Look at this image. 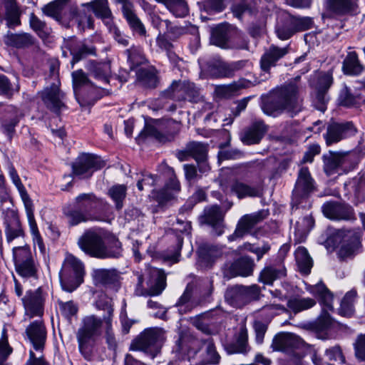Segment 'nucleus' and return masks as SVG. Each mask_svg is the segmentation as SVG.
Returning <instances> with one entry per match:
<instances>
[{
  "mask_svg": "<svg viewBox=\"0 0 365 365\" xmlns=\"http://www.w3.org/2000/svg\"><path fill=\"white\" fill-rule=\"evenodd\" d=\"M307 289L313 295L318 297L323 306V312L316 321L315 327L318 331H324L328 329L332 323L331 319L327 312L333 310V295L322 282L317 283L314 286H309Z\"/></svg>",
  "mask_w": 365,
  "mask_h": 365,
  "instance_id": "obj_5",
  "label": "nucleus"
},
{
  "mask_svg": "<svg viewBox=\"0 0 365 365\" xmlns=\"http://www.w3.org/2000/svg\"><path fill=\"white\" fill-rule=\"evenodd\" d=\"M78 244L84 252L91 257L105 259L112 255L106 252L103 238L97 232H86L79 238Z\"/></svg>",
  "mask_w": 365,
  "mask_h": 365,
  "instance_id": "obj_8",
  "label": "nucleus"
},
{
  "mask_svg": "<svg viewBox=\"0 0 365 365\" xmlns=\"http://www.w3.org/2000/svg\"><path fill=\"white\" fill-rule=\"evenodd\" d=\"M356 297L354 291H350L346 294L341 300L339 313L343 317H351L354 313L353 302Z\"/></svg>",
  "mask_w": 365,
  "mask_h": 365,
  "instance_id": "obj_49",
  "label": "nucleus"
},
{
  "mask_svg": "<svg viewBox=\"0 0 365 365\" xmlns=\"http://www.w3.org/2000/svg\"><path fill=\"white\" fill-rule=\"evenodd\" d=\"M9 175L13 183L18 189L21 197L24 202L34 247H37L41 253H44L46 251V247L39 234L38 227L34 219L32 201L30 199L24 186L21 183V179L19 178L16 170L13 166H11L9 168Z\"/></svg>",
  "mask_w": 365,
  "mask_h": 365,
  "instance_id": "obj_4",
  "label": "nucleus"
},
{
  "mask_svg": "<svg viewBox=\"0 0 365 365\" xmlns=\"http://www.w3.org/2000/svg\"><path fill=\"white\" fill-rule=\"evenodd\" d=\"M315 190L314 180L307 168H302L292 194L293 206L299 205Z\"/></svg>",
  "mask_w": 365,
  "mask_h": 365,
  "instance_id": "obj_9",
  "label": "nucleus"
},
{
  "mask_svg": "<svg viewBox=\"0 0 365 365\" xmlns=\"http://www.w3.org/2000/svg\"><path fill=\"white\" fill-rule=\"evenodd\" d=\"M180 189L179 182L175 178H171L169 182L165 185L163 190L158 192L156 195L157 200L163 202L172 199L175 194L179 192Z\"/></svg>",
  "mask_w": 365,
  "mask_h": 365,
  "instance_id": "obj_43",
  "label": "nucleus"
},
{
  "mask_svg": "<svg viewBox=\"0 0 365 365\" xmlns=\"http://www.w3.org/2000/svg\"><path fill=\"white\" fill-rule=\"evenodd\" d=\"M165 339V331L160 328L145 329L133 343V349L149 353L154 358L160 351Z\"/></svg>",
  "mask_w": 365,
  "mask_h": 365,
  "instance_id": "obj_6",
  "label": "nucleus"
},
{
  "mask_svg": "<svg viewBox=\"0 0 365 365\" xmlns=\"http://www.w3.org/2000/svg\"><path fill=\"white\" fill-rule=\"evenodd\" d=\"M226 121L225 123L220 124V125H229L231 124L233 121L232 118H223V113L221 110H219L215 113H211L208 115L205 118V121L207 126H210L212 129H215L217 126L215 125V123L217 121Z\"/></svg>",
  "mask_w": 365,
  "mask_h": 365,
  "instance_id": "obj_60",
  "label": "nucleus"
},
{
  "mask_svg": "<svg viewBox=\"0 0 365 365\" xmlns=\"http://www.w3.org/2000/svg\"><path fill=\"white\" fill-rule=\"evenodd\" d=\"M244 299L245 304L248 302L259 299L260 294L259 287L253 284L251 286H243Z\"/></svg>",
  "mask_w": 365,
  "mask_h": 365,
  "instance_id": "obj_63",
  "label": "nucleus"
},
{
  "mask_svg": "<svg viewBox=\"0 0 365 365\" xmlns=\"http://www.w3.org/2000/svg\"><path fill=\"white\" fill-rule=\"evenodd\" d=\"M128 60L131 64V68L141 65L145 62L142 50L138 47H133L128 50Z\"/></svg>",
  "mask_w": 365,
  "mask_h": 365,
  "instance_id": "obj_55",
  "label": "nucleus"
},
{
  "mask_svg": "<svg viewBox=\"0 0 365 365\" xmlns=\"http://www.w3.org/2000/svg\"><path fill=\"white\" fill-rule=\"evenodd\" d=\"M212 75L218 77H230V63L222 61L217 63L211 70Z\"/></svg>",
  "mask_w": 365,
  "mask_h": 365,
  "instance_id": "obj_62",
  "label": "nucleus"
},
{
  "mask_svg": "<svg viewBox=\"0 0 365 365\" xmlns=\"http://www.w3.org/2000/svg\"><path fill=\"white\" fill-rule=\"evenodd\" d=\"M354 0H327V9L333 16H342L355 10Z\"/></svg>",
  "mask_w": 365,
  "mask_h": 365,
  "instance_id": "obj_31",
  "label": "nucleus"
},
{
  "mask_svg": "<svg viewBox=\"0 0 365 365\" xmlns=\"http://www.w3.org/2000/svg\"><path fill=\"white\" fill-rule=\"evenodd\" d=\"M302 100L299 95L298 88L290 83L273 91L264 100L262 110L264 113L275 115L284 111L294 116L302 110Z\"/></svg>",
  "mask_w": 365,
  "mask_h": 365,
  "instance_id": "obj_1",
  "label": "nucleus"
},
{
  "mask_svg": "<svg viewBox=\"0 0 365 365\" xmlns=\"http://www.w3.org/2000/svg\"><path fill=\"white\" fill-rule=\"evenodd\" d=\"M335 237H342V243L338 251L339 257L341 259L354 255L359 249V239L355 233L351 231L346 232L341 230L339 231Z\"/></svg>",
  "mask_w": 365,
  "mask_h": 365,
  "instance_id": "obj_17",
  "label": "nucleus"
},
{
  "mask_svg": "<svg viewBox=\"0 0 365 365\" xmlns=\"http://www.w3.org/2000/svg\"><path fill=\"white\" fill-rule=\"evenodd\" d=\"M113 308L108 307V315L104 317L105 339L110 349H115L117 346V341L113 331Z\"/></svg>",
  "mask_w": 365,
  "mask_h": 365,
  "instance_id": "obj_40",
  "label": "nucleus"
},
{
  "mask_svg": "<svg viewBox=\"0 0 365 365\" xmlns=\"http://www.w3.org/2000/svg\"><path fill=\"white\" fill-rule=\"evenodd\" d=\"M150 279L148 282V289L143 290L140 287L143 277H139L138 287L135 290L137 295H159L165 287V275L161 269L153 268L149 270Z\"/></svg>",
  "mask_w": 365,
  "mask_h": 365,
  "instance_id": "obj_11",
  "label": "nucleus"
},
{
  "mask_svg": "<svg viewBox=\"0 0 365 365\" xmlns=\"http://www.w3.org/2000/svg\"><path fill=\"white\" fill-rule=\"evenodd\" d=\"M206 358L203 364H217L220 361V355L217 353L215 347L211 341L205 343Z\"/></svg>",
  "mask_w": 365,
  "mask_h": 365,
  "instance_id": "obj_57",
  "label": "nucleus"
},
{
  "mask_svg": "<svg viewBox=\"0 0 365 365\" xmlns=\"http://www.w3.org/2000/svg\"><path fill=\"white\" fill-rule=\"evenodd\" d=\"M64 213L68 222L72 226L94 219L90 212L81 210H69L65 211Z\"/></svg>",
  "mask_w": 365,
  "mask_h": 365,
  "instance_id": "obj_44",
  "label": "nucleus"
},
{
  "mask_svg": "<svg viewBox=\"0 0 365 365\" xmlns=\"http://www.w3.org/2000/svg\"><path fill=\"white\" fill-rule=\"evenodd\" d=\"M247 351V337L245 333L241 332L236 343L231 349H227L229 354L241 353Z\"/></svg>",
  "mask_w": 365,
  "mask_h": 365,
  "instance_id": "obj_61",
  "label": "nucleus"
},
{
  "mask_svg": "<svg viewBox=\"0 0 365 365\" xmlns=\"http://www.w3.org/2000/svg\"><path fill=\"white\" fill-rule=\"evenodd\" d=\"M302 344V339L297 336L291 333H282L275 336L272 347L276 351H289L299 347Z\"/></svg>",
  "mask_w": 365,
  "mask_h": 365,
  "instance_id": "obj_24",
  "label": "nucleus"
},
{
  "mask_svg": "<svg viewBox=\"0 0 365 365\" xmlns=\"http://www.w3.org/2000/svg\"><path fill=\"white\" fill-rule=\"evenodd\" d=\"M123 14L133 32L142 36L145 35V28L135 14L133 7L127 9L123 11Z\"/></svg>",
  "mask_w": 365,
  "mask_h": 365,
  "instance_id": "obj_39",
  "label": "nucleus"
},
{
  "mask_svg": "<svg viewBox=\"0 0 365 365\" xmlns=\"http://www.w3.org/2000/svg\"><path fill=\"white\" fill-rule=\"evenodd\" d=\"M223 218L224 213L217 205L206 207L201 217L202 222L212 226L217 235H221L223 233Z\"/></svg>",
  "mask_w": 365,
  "mask_h": 365,
  "instance_id": "obj_21",
  "label": "nucleus"
},
{
  "mask_svg": "<svg viewBox=\"0 0 365 365\" xmlns=\"http://www.w3.org/2000/svg\"><path fill=\"white\" fill-rule=\"evenodd\" d=\"M82 7L87 8V11H92L95 15L101 19L107 26L112 24V14L108 7L107 0H95L82 4Z\"/></svg>",
  "mask_w": 365,
  "mask_h": 365,
  "instance_id": "obj_26",
  "label": "nucleus"
},
{
  "mask_svg": "<svg viewBox=\"0 0 365 365\" xmlns=\"http://www.w3.org/2000/svg\"><path fill=\"white\" fill-rule=\"evenodd\" d=\"M105 165V161L100 157L91 154H82L73 164V172L81 178H88L94 171Z\"/></svg>",
  "mask_w": 365,
  "mask_h": 365,
  "instance_id": "obj_10",
  "label": "nucleus"
},
{
  "mask_svg": "<svg viewBox=\"0 0 365 365\" xmlns=\"http://www.w3.org/2000/svg\"><path fill=\"white\" fill-rule=\"evenodd\" d=\"M316 304L314 299L300 298L297 297H291L287 301V307L294 313H298L313 307Z\"/></svg>",
  "mask_w": 365,
  "mask_h": 365,
  "instance_id": "obj_41",
  "label": "nucleus"
},
{
  "mask_svg": "<svg viewBox=\"0 0 365 365\" xmlns=\"http://www.w3.org/2000/svg\"><path fill=\"white\" fill-rule=\"evenodd\" d=\"M356 131L354 125L351 122L331 123L327 126V133L324 135L326 143L328 145L338 143L343 138L354 135Z\"/></svg>",
  "mask_w": 365,
  "mask_h": 365,
  "instance_id": "obj_15",
  "label": "nucleus"
},
{
  "mask_svg": "<svg viewBox=\"0 0 365 365\" xmlns=\"http://www.w3.org/2000/svg\"><path fill=\"white\" fill-rule=\"evenodd\" d=\"M286 275L285 267L280 264L279 266H267L260 272L259 280L265 284L271 285L278 279Z\"/></svg>",
  "mask_w": 365,
  "mask_h": 365,
  "instance_id": "obj_32",
  "label": "nucleus"
},
{
  "mask_svg": "<svg viewBox=\"0 0 365 365\" xmlns=\"http://www.w3.org/2000/svg\"><path fill=\"white\" fill-rule=\"evenodd\" d=\"M105 251L113 255L109 256L110 257H118L121 254V243L115 236H110L105 240Z\"/></svg>",
  "mask_w": 365,
  "mask_h": 365,
  "instance_id": "obj_52",
  "label": "nucleus"
},
{
  "mask_svg": "<svg viewBox=\"0 0 365 365\" xmlns=\"http://www.w3.org/2000/svg\"><path fill=\"white\" fill-rule=\"evenodd\" d=\"M103 327L104 317L101 319L95 315H89L83 319L76 338L79 351L86 360H91L93 343L101 336Z\"/></svg>",
  "mask_w": 365,
  "mask_h": 365,
  "instance_id": "obj_2",
  "label": "nucleus"
},
{
  "mask_svg": "<svg viewBox=\"0 0 365 365\" xmlns=\"http://www.w3.org/2000/svg\"><path fill=\"white\" fill-rule=\"evenodd\" d=\"M312 24V20L309 17H295L287 15V26L289 29L285 32L279 30V34L280 39L286 40L290 38L295 32L309 29Z\"/></svg>",
  "mask_w": 365,
  "mask_h": 365,
  "instance_id": "obj_22",
  "label": "nucleus"
},
{
  "mask_svg": "<svg viewBox=\"0 0 365 365\" xmlns=\"http://www.w3.org/2000/svg\"><path fill=\"white\" fill-rule=\"evenodd\" d=\"M288 53V47L279 48L272 46L269 50L262 56L260 61L261 68L264 72H269L275 63Z\"/></svg>",
  "mask_w": 365,
  "mask_h": 365,
  "instance_id": "obj_28",
  "label": "nucleus"
},
{
  "mask_svg": "<svg viewBox=\"0 0 365 365\" xmlns=\"http://www.w3.org/2000/svg\"><path fill=\"white\" fill-rule=\"evenodd\" d=\"M12 253L16 272L24 278H36L37 267L29 247H15L12 249Z\"/></svg>",
  "mask_w": 365,
  "mask_h": 365,
  "instance_id": "obj_7",
  "label": "nucleus"
},
{
  "mask_svg": "<svg viewBox=\"0 0 365 365\" xmlns=\"http://www.w3.org/2000/svg\"><path fill=\"white\" fill-rule=\"evenodd\" d=\"M26 335L36 351H42L46 339V329L41 320H36L28 326Z\"/></svg>",
  "mask_w": 365,
  "mask_h": 365,
  "instance_id": "obj_19",
  "label": "nucleus"
},
{
  "mask_svg": "<svg viewBox=\"0 0 365 365\" xmlns=\"http://www.w3.org/2000/svg\"><path fill=\"white\" fill-rule=\"evenodd\" d=\"M344 156L340 154L331 155L324 160V171L327 175H331L338 167L344 164Z\"/></svg>",
  "mask_w": 365,
  "mask_h": 365,
  "instance_id": "obj_51",
  "label": "nucleus"
},
{
  "mask_svg": "<svg viewBox=\"0 0 365 365\" xmlns=\"http://www.w3.org/2000/svg\"><path fill=\"white\" fill-rule=\"evenodd\" d=\"M162 4L176 17H183L188 13V6L184 0H155Z\"/></svg>",
  "mask_w": 365,
  "mask_h": 365,
  "instance_id": "obj_38",
  "label": "nucleus"
},
{
  "mask_svg": "<svg viewBox=\"0 0 365 365\" xmlns=\"http://www.w3.org/2000/svg\"><path fill=\"white\" fill-rule=\"evenodd\" d=\"M126 193L127 187L124 185H115L108 190V194L115 202L117 210H120L123 207Z\"/></svg>",
  "mask_w": 365,
  "mask_h": 365,
  "instance_id": "obj_45",
  "label": "nucleus"
},
{
  "mask_svg": "<svg viewBox=\"0 0 365 365\" xmlns=\"http://www.w3.org/2000/svg\"><path fill=\"white\" fill-rule=\"evenodd\" d=\"M244 297L242 285L228 288L225 294L226 302L235 307H241L245 304Z\"/></svg>",
  "mask_w": 365,
  "mask_h": 365,
  "instance_id": "obj_37",
  "label": "nucleus"
},
{
  "mask_svg": "<svg viewBox=\"0 0 365 365\" xmlns=\"http://www.w3.org/2000/svg\"><path fill=\"white\" fill-rule=\"evenodd\" d=\"M231 191L239 198L255 197L259 195V190L257 189L238 181L234 182L232 184Z\"/></svg>",
  "mask_w": 365,
  "mask_h": 365,
  "instance_id": "obj_46",
  "label": "nucleus"
},
{
  "mask_svg": "<svg viewBox=\"0 0 365 365\" xmlns=\"http://www.w3.org/2000/svg\"><path fill=\"white\" fill-rule=\"evenodd\" d=\"M254 262L252 259L247 257H243L235 261L230 266L231 276L247 277L252 273Z\"/></svg>",
  "mask_w": 365,
  "mask_h": 365,
  "instance_id": "obj_33",
  "label": "nucleus"
},
{
  "mask_svg": "<svg viewBox=\"0 0 365 365\" xmlns=\"http://www.w3.org/2000/svg\"><path fill=\"white\" fill-rule=\"evenodd\" d=\"M76 12H72L73 20L77 23L78 28L81 31H84L86 29L93 28V21L90 14L86 13L87 8L83 7Z\"/></svg>",
  "mask_w": 365,
  "mask_h": 365,
  "instance_id": "obj_48",
  "label": "nucleus"
},
{
  "mask_svg": "<svg viewBox=\"0 0 365 365\" xmlns=\"http://www.w3.org/2000/svg\"><path fill=\"white\" fill-rule=\"evenodd\" d=\"M6 235L8 242H11L14 239L22 237L24 236V231L19 220H14L7 225L6 228Z\"/></svg>",
  "mask_w": 365,
  "mask_h": 365,
  "instance_id": "obj_53",
  "label": "nucleus"
},
{
  "mask_svg": "<svg viewBox=\"0 0 365 365\" xmlns=\"http://www.w3.org/2000/svg\"><path fill=\"white\" fill-rule=\"evenodd\" d=\"M95 51L94 47H88L73 38L65 41L62 46V52L64 57H68L69 55L73 56L72 65H74L88 54H95Z\"/></svg>",
  "mask_w": 365,
  "mask_h": 365,
  "instance_id": "obj_13",
  "label": "nucleus"
},
{
  "mask_svg": "<svg viewBox=\"0 0 365 365\" xmlns=\"http://www.w3.org/2000/svg\"><path fill=\"white\" fill-rule=\"evenodd\" d=\"M30 26L41 38L46 36V24L33 14L30 16Z\"/></svg>",
  "mask_w": 365,
  "mask_h": 365,
  "instance_id": "obj_64",
  "label": "nucleus"
},
{
  "mask_svg": "<svg viewBox=\"0 0 365 365\" xmlns=\"http://www.w3.org/2000/svg\"><path fill=\"white\" fill-rule=\"evenodd\" d=\"M227 41V31L224 26H218L212 31L211 42L222 47L225 45Z\"/></svg>",
  "mask_w": 365,
  "mask_h": 365,
  "instance_id": "obj_54",
  "label": "nucleus"
},
{
  "mask_svg": "<svg viewBox=\"0 0 365 365\" xmlns=\"http://www.w3.org/2000/svg\"><path fill=\"white\" fill-rule=\"evenodd\" d=\"M197 93L195 86L190 83L173 82L165 91V95L175 100H184L186 98H194Z\"/></svg>",
  "mask_w": 365,
  "mask_h": 365,
  "instance_id": "obj_20",
  "label": "nucleus"
},
{
  "mask_svg": "<svg viewBox=\"0 0 365 365\" xmlns=\"http://www.w3.org/2000/svg\"><path fill=\"white\" fill-rule=\"evenodd\" d=\"M344 73L348 75L360 74L364 67L360 63L356 52H349L343 62L342 66Z\"/></svg>",
  "mask_w": 365,
  "mask_h": 365,
  "instance_id": "obj_36",
  "label": "nucleus"
},
{
  "mask_svg": "<svg viewBox=\"0 0 365 365\" xmlns=\"http://www.w3.org/2000/svg\"><path fill=\"white\" fill-rule=\"evenodd\" d=\"M3 6L8 27L13 28L20 24V13L15 0H4Z\"/></svg>",
  "mask_w": 365,
  "mask_h": 365,
  "instance_id": "obj_34",
  "label": "nucleus"
},
{
  "mask_svg": "<svg viewBox=\"0 0 365 365\" xmlns=\"http://www.w3.org/2000/svg\"><path fill=\"white\" fill-rule=\"evenodd\" d=\"M295 259L299 270L308 274L312 267V260L306 248L299 247L295 251Z\"/></svg>",
  "mask_w": 365,
  "mask_h": 365,
  "instance_id": "obj_42",
  "label": "nucleus"
},
{
  "mask_svg": "<svg viewBox=\"0 0 365 365\" xmlns=\"http://www.w3.org/2000/svg\"><path fill=\"white\" fill-rule=\"evenodd\" d=\"M4 43L9 46L24 48L34 44V38L28 33L13 34L8 32L4 37Z\"/></svg>",
  "mask_w": 365,
  "mask_h": 365,
  "instance_id": "obj_30",
  "label": "nucleus"
},
{
  "mask_svg": "<svg viewBox=\"0 0 365 365\" xmlns=\"http://www.w3.org/2000/svg\"><path fill=\"white\" fill-rule=\"evenodd\" d=\"M175 124L173 120H155L153 123L145 125V129L141 133L142 135L151 136L160 142H164L168 138L165 134L170 135V128Z\"/></svg>",
  "mask_w": 365,
  "mask_h": 365,
  "instance_id": "obj_18",
  "label": "nucleus"
},
{
  "mask_svg": "<svg viewBox=\"0 0 365 365\" xmlns=\"http://www.w3.org/2000/svg\"><path fill=\"white\" fill-rule=\"evenodd\" d=\"M22 302L25 308L26 314L30 317L41 316L43 313L44 297L42 295L41 288L34 291L26 292Z\"/></svg>",
  "mask_w": 365,
  "mask_h": 365,
  "instance_id": "obj_16",
  "label": "nucleus"
},
{
  "mask_svg": "<svg viewBox=\"0 0 365 365\" xmlns=\"http://www.w3.org/2000/svg\"><path fill=\"white\" fill-rule=\"evenodd\" d=\"M250 85V81L241 79L230 84L217 86L215 88V92L222 98H228L234 95L239 90L247 88Z\"/></svg>",
  "mask_w": 365,
  "mask_h": 365,
  "instance_id": "obj_35",
  "label": "nucleus"
},
{
  "mask_svg": "<svg viewBox=\"0 0 365 365\" xmlns=\"http://www.w3.org/2000/svg\"><path fill=\"white\" fill-rule=\"evenodd\" d=\"M267 213L264 211H259L250 215L242 216L237 225L234 233L228 237L229 241H234L242 237L247 234L258 222L266 217Z\"/></svg>",
  "mask_w": 365,
  "mask_h": 365,
  "instance_id": "obj_14",
  "label": "nucleus"
},
{
  "mask_svg": "<svg viewBox=\"0 0 365 365\" xmlns=\"http://www.w3.org/2000/svg\"><path fill=\"white\" fill-rule=\"evenodd\" d=\"M41 98L46 106L56 113L66 108L63 101L65 95L57 83H53L50 87L46 88L41 93Z\"/></svg>",
  "mask_w": 365,
  "mask_h": 365,
  "instance_id": "obj_12",
  "label": "nucleus"
},
{
  "mask_svg": "<svg viewBox=\"0 0 365 365\" xmlns=\"http://www.w3.org/2000/svg\"><path fill=\"white\" fill-rule=\"evenodd\" d=\"M266 131L263 122L256 121L241 133L240 139L246 145L256 144L260 141Z\"/></svg>",
  "mask_w": 365,
  "mask_h": 365,
  "instance_id": "obj_25",
  "label": "nucleus"
},
{
  "mask_svg": "<svg viewBox=\"0 0 365 365\" xmlns=\"http://www.w3.org/2000/svg\"><path fill=\"white\" fill-rule=\"evenodd\" d=\"M75 202L81 210L89 212L98 202V199L92 193H83L76 197Z\"/></svg>",
  "mask_w": 365,
  "mask_h": 365,
  "instance_id": "obj_50",
  "label": "nucleus"
},
{
  "mask_svg": "<svg viewBox=\"0 0 365 365\" xmlns=\"http://www.w3.org/2000/svg\"><path fill=\"white\" fill-rule=\"evenodd\" d=\"M70 0H53L43 7L41 10L43 14L49 16L61 24H66L64 21L65 8Z\"/></svg>",
  "mask_w": 365,
  "mask_h": 365,
  "instance_id": "obj_27",
  "label": "nucleus"
},
{
  "mask_svg": "<svg viewBox=\"0 0 365 365\" xmlns=\"http://www.w3.org/2000/svg\"><path fill=\"white\" fill-rule=\"evenodd\" d=\"M208 145L200 142H190L187 144L185 151L178 153L180 160H185V155H191L196 161H200L207 158Z\"/></svg>",
  "mask_w": 365,
  "mask_h": 365,
  "instance_id": "obj_29",
  "label": "nucleus"
},
{
  "mask_svg": "<svg viewBox=\"0 0 365 365\" xmlns=\"http://www.w3.org/2000/svg\"><path fill=\"white\" fill-rule=\"evenodd\" d=\"M92 73L94 77L105 83L109 82L110 66L106 63H101L94 66Z\"/></svg>",
  "mask_w": 365,
  "mask_h": 365,
  "instance_id": "obj_59",
  "label": "nucleus"
},
{
  "mask_svg": "<svg viewBox=\"0 0 365 365\" xmlns=\"http://www.w3.org/2000/svg\"><path fill=\"white\" fill-rule=\"evenodd\" d=\"M84 267L81 261L68 254L59 273L62 289L68 292L75 290L83 282Z\"/></svg>",
  "mask_w": 365,
  "mask_h": 365,
  "instance_id": "obj_3",
  "label": "nucleus"
},
{
  "mask_svg": "<svg viewBox=\"0 0 365 365\" xmlns=\"http://www.w3.org/2000/svg\"><path fill=\"white\" fill-rule=\"evenodd\" d=\"M333 78L331 73L320 72L317 76L315 89L320 91H328L332 84Z\"/></svg>",
  "mask_w": 365,
  "mask_h": 365,
  "instance_id": "obj_56",
  "label": "nucleus"
},
{
  "mask_svg": "<svg viewBox=\"0 0 365 365\" xmlns=\"http://www.w3.org/2000/svg\"><path fill=\"white\" fill-rule=\"evenodd\" d=\"M322 212L331 220H347L350 217L351 207L347 205L336 202H327L322 206Z\"/></svg>",
  "mask_w": 365,
  "mask_h": 365,
  "instance_id": "obj_23",
  "label": "nucleus"
},
{
  "mask_svg": "<svg viewBox=\"0 0 365 365\" xmlns=\"http://www.w3.org/2000/svg\"><path fill=\"white\" fill-rule=\"evenodd\" d=\"M93 276L99 283L108 284L117 280L118 273L115 269H96L93 270Z\"/></svg>",
  "mask_w": 365,
  "mask_h": 365,
  "instance_id": "obj_47",
  "label": "nucleus"
},
{
  "mask_svg": "<svg viewBox=\"0 0 365 365\" xmlns=\"http://www.w3.org/2000/svg\"><path fill=\"white\" fill-rule=\"evenodd\" d=\"M325 356L329 361L343 364L345 362V357L339 346L327 349L325 351Z\"/></svg>",
  "mask_w": 365,
  "mask_h": 365,
  "instance_id": "obj_58",
  "label": "nucleus"
}]
</instances>
